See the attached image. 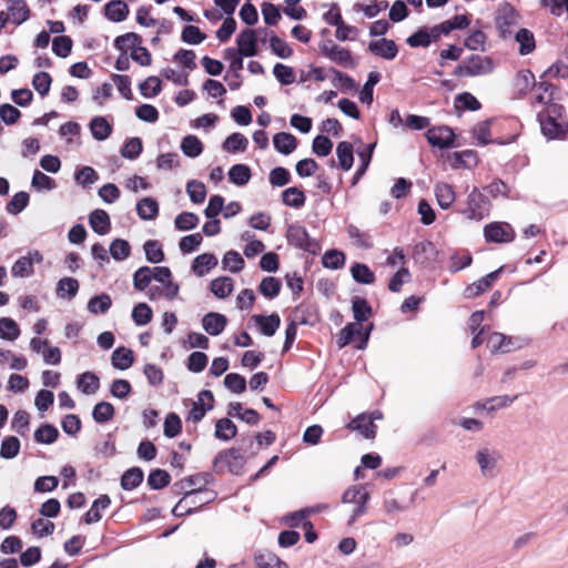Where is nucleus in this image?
<instances>
[{"label": "nucleus", "instance_id": "nucleus-27", "mask_svg": "<svg viewBox=\"0 0 568 568\" xmlns=\"http://www.w3.org/2000/svg\"><path fill=\"white\" fill-rule=\"evenodd\" d=\"M89 223L91 229L100 234L105 235L109 233L111 223L109 214L104 210H94L89 216Z\"/></svg>", "mask_w": 568, "mask_h": 568}, {"label": "nucleus", "instance_id": "nucleus-20", "mask_svg": "<svg viewBox=\"0 0 568 568\" xmlns=\"http://www.w3.org/2000/svg\"><path fill=\"white\" fill-rule=\"evenodd\" d=\"M437 204L443 210H448L456 200L454 187L445 182H437L434 186Z\"/></svg>", "mask_w": 568, "mask_h": 568}, {"label": "nucleus", "instance_id": "nucleus-17", "mask_svg": "<svg viewBox=\"0 0 568 568\" xmlns=\"http://www.w3.org/2000/svg\"><path fill=\"white\" fill-rule=\"evenodd\" d=\"M226 324V316L215 312H210L202 318V327L211 336L220 335L224 331Z\"/></svg>", "mask_w": 568, "mask_h": 568}, {"label": "nucleus", "instance_id": "nucleus-57", "mask_svg": "<svg viewBox=\"0 0 568 568\" xmlns=\"http://www.w3.org/2000/svg\"><path fill=\"white\" fill-rule=\"evenodd\" d=\"M388 2L386 0H372L371 3H356L354 10L362 11L367 18H375L381 11L386 10Z\"/></svg>", "mask_w": 568, "mask_h": 568}, {"label": "nucleus", "instance_id": "nucleus-11", "mask_svg": "<svg viewBox=\"0 0 568 568\" xmlns=\"http://www.w3.org/2000/svg\"><path fill=\"white\" fill-rule=\"evenodd\" d=\"M42 254L38 250L30 251L27 255L18 258L11 267L13 277H29L33 274V264L41 263Z\"/></svg>", "mask_w": 568, "mask_h": 568}, {"label": "nucleus", "instance_id": "nucleus-59", "mask_svg": "<svg viewBox=\"0 0 568 568\" xmlns=\"http://www.w3.org/2000/svg\"><path fill=\"white\" fill-rule=\"evenodd\" d=\"M186 193L194 204H200L204 202L206 197V187L204 183L196 180H192L189 181L186 184Z\"/></svg>", "mask_w": 568, "mask_h": 568}, {"label": "nucleus", "instance_id": "nucleus-44", "mask_svg": "<svg viewBox=\"0 0 568 568\" xmlns=\"http://www.w3.org/2000/svg\"><path fill=\"white\" fill-rule=\"evenodd\" d=\"M152 272L150 266H141L133 274V287L136 291L143 292L150 288L152 282Z\"/></svg>", "mask_w": 568, "mask_h": 568}, {"label": "nucleus", "instance_id": "nucleus-12", "mask_svg": "<svg viewBox=\"0 0 568 568\" xmlns=\"http://www.w3.org/2000/svg\"><path fill=\"white\" fill-rule=\"evenodd\" d=\"M213 394L211 390L204 389L197 395V400L192 403V408L189 412L187 420L197 423L203 419L206 412L213 407Z\"/></svg>", "mask_w": 568, "mask_h": 568}, {"label": "nucleus", "instance_id": "nucleus-14", "mask_svg": "<svg viewBox=\"0 0 568 568\" xmlns=\"http://www.w3.org/2000/svg\"><path fill=\"white\" fill-rule=\"evenodd\" d=\"M454 136V132L448 126L433 128L426 133L428 143L440 149L453 146Z\"/></svg>", "mask_w": 568, "mask_h": 568}, {"label": "nucleus", "instance_id": "nucleus-13", "mask_svg": "<svg viewBox=\"0 0 568 568\" xmlns=\"http://www.w3.org/2000/svg\"><path fill=\"white\" fill-rule=\"evenodd\" d=\"M501 272V267L490 272L486 276L481 277L480 280L469 284L464 290V296L465 298H474L486 292L488 288L491 287V285L498 280L499 274Z\"/></svg>", "mask_w": 568, "mask_h": 568}, {"label": "nucleus", "instance_id": "nucleus-49", "mask_svg": "<svg viewBox=\"0 0 568 568\" xmlns=\"http://www.w3.org/2000/svg\"><path fill=\"white\" fill-rule=\"evenodd\" d=\"M58 436V429L50 424H43L34 432V440L39 444H52L57 440Z\"/></svg>", "mask_w": 568, "mask_h": 568}, {"label": "nucleus", "instance_id": "nucleus-60", "mask_svg": "<svg viewBox=\"0 0 568 568\" xmlns=\"http://www.w3.org/2000/svg\"><path fill=\"white\" fill-rule=\"evenodd\" d=\"M260 293L266 298H274L278 295L281 290V282L276 277H264L260 284Z\"/></svg>", "mask_w": 568, "mask_h": 568}, {"label": "nucleus", "instance_id": "nucleus-18", "mask_svg": "<svg viewBox=\"0 0 568 568\" xmlns=\"http://www.w3.org/2000/svg\"><path fill=\"white\" fill-rule=\"evenodd\" d=\"M180 292V285L178 283H168V284H156L150 286L146 292L148 297L151 301H158L160 298H165L168 301H172L178 297Z\"/></svg>", "mask_w": 568, "mask_h": 568}, {"label": "nucleus", "instance_id": "nucleus-48", "mask_svg": "<svg viewBox=\"0 0 568 568\" xmlns=\"http://www.w3.org/2000/svg\"><path fill=\"white\" fill-rule=\"evenodd\" d=\"M109 251L115 261L122 262L130 256L131 246L128 241L123 239H115L111 242Z\"/></svg>", "mask_w": 568, "mask_h": 568}, {"label": "nucleus", "instance_id": "nucleus-6", "mask_svg": "<svg viewBox=\"0 0 568 568\" xmlns=\"http://www.w3.org/2000/svg\"><path fill=\"white\" fill-rule=\"evenodd\" d=\"M494 70V63L490 58L479 54H473L456 69V74L460 77H479L489 74Z\"/></svg>", "mask_w": 568, "mask_h": 568}, {"label": "nucleus", "instance_id": "nucleus-8", "mask_svg": "<svg viewBox=\"0 0 568 568\" xmlns=\"http://www.w3.org/2000/svg\"><path fill=\"white\" fill-rule=\"evenodd\" d=\"M321 51L326 58L343 68L353 69L356 67L352 52L348 49L337 45L332 40L323 42Z\"/></svg>", "mask_w": 568, "mask_h": 568}, {"label": "nucleus", "instance_id": "nucleus-58", "mask_svg": "<svg viewBox=\"0 0 568 568\" xmlns=\"http://www.w3.org/2000/svg\"><path fill=\"white\" fill-rule=\"evenodd\" d=\"M152 315V308L146 303H139L132 310V320L138 326L149 324Z\"/></svg>", "mask_w": 568, "mask_h": 568}, {"label": "nucleus", "instance_id": "nucleus-55", "mask_svg": "<svg viewBox=\"0 0 568 568\" xmlns=\"http://www.w3.org/2000/svg\"><path fill=\"white\" fill-rule=\"evenodd\" d=\"M143 150L142 141L140 138H131L125 141L121 148V155L128 160H135L140 156Z\"/></svg>", "mask_w": 568, "mask_h": 568}, {"label": "nucleus", "instance_id": "nucleus-46", "mask_svg": "<svg viewBox=\"0 0 568 568\" xmlns=\"http://www.w3.org/2000/svg\"><path fill=\"white\" fill-rule=\"evenodd\" d=\"M229 179L232 183L243 186L251 179V170L245 164H235L229 171Z\"/></svg>", "mask_w": 568, "mask_h": 568}, {"label": "nucleus", "instance_id": "nucleus-2", "mask_svg": "<svg viewBox=\"0 0 568 568\" xmlns=\"http://www.w3.org/2000/svg\"><path fill=\"white\" fill-rule=\"evenodd\" d=\"M474 460L485 479H495L503 468L500 450L489 443L479 445L474 454Z\"/></svg>", "mask_w": 568, "mask_h": 568}, {"label": "nucleus", "instance_id": "nucleus-61", "mask_svg": "<svg viewBox=\"0 0 568 568\" xmlns=\"http://www.w3.org/2000/svg\"><path fill=\"white\" fill-rule=\"evenodd\" d=\"M114 415V407L108 402L98 403L92 412L93 419L97 423L103 424L112 419Z\"/></svg>", "mask_w": 568, "mask_h": 568}, {"label": "nucleus", "instance_id": "nucleus-22", "mask_svg": "<svg viewBox=\"0 0 568 568\" xmlns=\"http://www.w3.org/2000/svg\"><path fill=\"white\" fill-rule=\"evenodd\" d=\"M252 320L265 336H273L281 325V318L275 313L271 315H253Z\"/></svg>", "mask_w": 568, "mask_h": 568}, {"label": "nucleus", "instance_id": "nucleus-4", "mask_svg": "<svg viewBox=\"0 0 568 568\" xmlns=\"http://www.w3.org/2000/svg\"><path fill=\"white\" fill-rule=\"evenodd\" d=\"M369 499L371 495L363 485L351 486L343 493L342 503L354 506L347 521L349 526L367 513Z\"/></svg>", "mask_w": 568, "mask_h": 568}, {"label": "nucleus", "instance_id": "nucleus-33", "mask_svg": "<svg viewBox=\"0 0 568 568\" xmlns=\"http://www.w3.org/2000/svg\"><path fill=\"white\" fill-rule=\"evenodd\" d=\"M217 265V257L212 253H204L195 257L192 270L197 276H204Z\"/></svg>", "mask_w": 568, "mask_h": 568}, {"label": "nucleus", "instance_id": "nucleus-47", "mask_svg": "<svg viewBox=\"0 0 568 568\" xmlns=\"http://www.w3.org/2000/svg\"><path fill=\"white\" fill-rule=\"evenodd\" d=\"M282 200L285 205L300 209L305 203V195L300 189L292 186L283 191Z\"/></svg>", "mask_w": 568, "mask_h": 568}, {"label": "nucleus", "instance_id": "nucleus-52", "mask_svg": "<svg viewBox=\"0 0 568 568\" xmlns=\"http://www.w3.org/2000/svg\"><path fill=\"white\" fill-rule=\"evenodd\" d=\"M142 480L143 471L138 467H133L123 474L121 478V486L125 490H131L136 488L142 483Z\"/></svg>", "mask_w": 568, "mask_h": 568}, {"label": "nucleus", "instance_id": "nucleus-32", "mask_svg": "<svg viewBox=\"0 0 568 568\" xmlns=\"http://www.w3.org/2000/svg\"><path fill=\"white\" fill-rule=\"evenodd\" d=\"M111 364L114 368L125 371L133 364V353L126 347H118L111 356Z\"/></svg>", "mask_w": 568, "mask_h": 568}, {"label": "nucleus", "instance_id": "nucleus-35", "mask_svg": "<svg viewBox=\"0 0 568 568\" xmlns=\"http://www.w3.org/2000/svg\"><path fill=\"white\" fill-rule=\"evenodd\" d=\"M128 13V4L122 0H113L105 6V16L113 22H121L125 20Z\"/></svg>", "mask_w": 568, "mask_h": 568}, {"label": "nucleus", "instance_id": "nucleus-31", "mask_svg": "<svg viewBox=\"0 0 568 568\" xmlns=\"http://www.w3.org/2000/svg\"><path fill=\"white\" fill-rule=\"evenodd\" d=\"M136 213L141 220L152 221L159 215V204L152 197H143L136 203Z\"/></svg>", "mask_w": 568, "mask_h": 568}, {"label": "nucleus", "instance_id": "nucleus-29", "mask_svg": "<svg viewBox=\"0 0 568 568\" xmlns=\"http://www.w3.org/2000/svg\"><path fill=\"white\" fill-rule=\"evenodd\" d=\"M111 505V499L108 495H101L98 499L93 501L90 509L84 515L85 524L90 525L93 523H98L101 518V511L109 508Z\"/></svg>", "mask_w": 568, "mask_h": 568}, {"label": "nucleus", "instance_id": "nucleus-36", "mask_svg": "<svg viewBox=\"0 0 568 568\" xmlns=\"http://www.w3.org/2000/svg\"><path fill=\"white\" fill-rule=\"evenodd\" d=\"M336 155L341 169L349 171L354 162L353 145L346 141L339 142L336 148Z\"/></svg>", "mask_w": 568, "mask_h": 568}, {"label": "nucleus", "instance_id": "nucleus-45", "mask_svg": "<svg viewBox=\"0 0 568 568\" xmlns=\"http://www.w3.org/2000/svg\"><path fill=\"white\" fill-rule=\"evenodd\" d=\"M207 491H204L200 488L191 489L185 493L184 497L174 506L172 513L174 516H183L184 514H189L192 511V508L189 507V503L191 499L197 497L199 495H207Z\"/></svg>", "mask_w": 568, "mask_h": 568}, {"label": "nucleus", "instance_id": "nucleus-28", "mask_svg": "<svg viewBox=\"0 0 568 568\" xmlns=\"http://www.w3.org/2000/svg\"><path fill=\"white\" fill-rule=\"evenodd\" d=\"M273 145L277 152L288 155L295 151L297 140L291 133L280 132L273 136Z\"/></svg>", "mask_w": 568, "mask_h": 568}, {"label": "nucleus", "instance_id": "nucleus-9", "mask_svg": "<svg viewBox=\"0 0 568 568\" xmlns=\"http://www.w3.org/2000/svg\"><path fill=\"white\" fill-rule=\"evenodd\" d=\"M525 345L524 339L511 337L498 332L491 333L487 338V347L493 352L509 353Z\"/></svg>", "mask_w": 568, "mask_h": 568}, {"label": "nucleus", "instance_id": "nucleus-34", "mask_svg": "<svg viewBox=\"0 0 568 568\" xmlns=\"http://www.w3.org/2000/svg\"><path fill=\"white\" fill-rule=\"evenodd\" d=\"M77 386L83 394L93 395L100 387V379L94 373L85 372L79 375Z\"/></svg>", "mask_w": 568, "mask_h": 568}, {"label": "nucleus", "instance_id": "nucleus-19", "mask_svg": "<svg viewBox=\"0 0 568 568\" xmlns=\"http://www.w3.org/2000/svg\"><path fill=\"white\" fill-rule=\"evenodd\" d=\"M347 428L358 432L364 438L372 439L376 435V426L367 414H361L347 424Z\"/></svg>", "mask_w": 568, "mask_h": 568}, {"label": "nucleus", "instance_id": "nucleus-39", "mask_svg": "<svg viewBox=\"0 0 568 568\" xmlns=\"http://www.w3.org/2000/svg\"><path fill=\"white\" fill-rule=\"evenodd\" d=\"M211 292L217 298H225L233 292V280L227 276L215 278L211 282Z\"/></svg>", "mask_w": 568, "mask_h": 568}, {"label": "nucleus", "instance_id": "nucleus-51", "mask_svg": "<svg viewBox=\"0 0 568 568\" xmlns=\"http://www.w3.org/2000/svg\"><path fill=\"white\" fill-rule=\"evenodd\" d=\"M20 335V328L16 321L10 317L0 318V338L16 341Z\"/></svg>", "mask_w": 568, "mask_h": 568}, {"label": "nucleus", "instance_id": "nucleus-10", "mask_svg": "<svg viewBox=\"0 0 568 568\" xmlns=\"http://www.w3.org/2000/svg\"><path fill=\"white\" fill-rule=\"evenodd\" d=\"M484 236L487 242L508 243L514 241L515 231L509 223L491 222L484 227Z\"/></svg>", "mask_w": 568, "mask_h": 568}, {"label": "nucleus", "instance_id": "nucleus-42", "mask_svg": "<svg viewBox=\"0 0 568 568\" xmlns=\"http://www.w3.org/2000/svg\"><path fill=\"white\" fill-rule=\"evenodd\" d=\"M79 291V282L72 277H64L58 282L57 294L61 298H73Z\"/></svg>", "mask_w": 568, "mask_h": 568}, {"label": "nucleus", "instance_id": "nucleus-37", "mask_svg": "<svg viewBox=\"0 0 568 568\" xmlns=\"http://www.w3.org/2000/svg\"><path fill=\"white\" fill-rule=\"evenodd\" d=\"M248 145V140L241 133H232L222 144V149L226 152H244Z\"/></svg>", "mask_w": 568, "mask_h": 568}, {"label": "nucleus", "instance_id": "nucleus-7", "mask_svg": "<svg viewBox=\"0 0 568 568\" xmlns=\"http://www.w3.org/2000/svg\"><path fill=\"white\" fill-rule=\"evenodd\" d=\"M286 239L288 244L310 253H316L320 248L318 243L310 237L306 229L297 223L287 227Z\"/></svg>", "mask_w": 568, "mask_h": 568}, {"label": "nucleus", "instance_id": "nucleus-43", "mask_svg": "<svg viewBox=\"0 0 568 568\" xmlns=\"http://www.w3.org/2000/svg\"><path fill=\"white\" fill-rule=\"evenodd\" d=\"M143 250L148 262L158 264L164 260L162 245L156 240H149L144 243Z\"/></svg>", "mask_w": 568, "mask_h": 568}, {"label": "nucleus", "instance_id": "nucleus-25", "mask_svg": "<svg viewBox=\"0 0 568 568\" xmlns=\"http://www.w3.org/2000/svg\"><path fill=\"white\" fill-rule=\"evenodd\" d=\"M254 562L257 568H288V565L281 560L274 552L261 550L255 552Z\"/></svg>", "mask_w": 568, "mask_h": 568}, {"label": "nucleus", "instance_id": "nucleus-41", "mask_svg": "<svg viewBox=\"0 0 568 568\" xmlns=\"http://www.w3.org/2000/svg\"><path fill=\"white\" fill-rule=\"evenodd\" d=\"M181 150L189 158H196L203 152V144L195 135H186L182 139Z\"/></svg>", "mask_w": 568, "mask_h": 568}, {"label": "nucleus", "instance_id": "nucleus-1", "mask_svg": "<svg viewBox=\"0 0 568 568\" xmlns=\"http://www.w3.org/2000/svg\"><path fill=\"white\" fill-rule=\"evenodd\" d=\"M538 121L542 134L548 140H562L568 133V122L560 104H548L538 111Z\"/></svg>", "mask_w": 568, "mask_h": 568}, {"label": "nucleus", "instance_id": "nucleus-16", "mask_svg": "<svg viewBox=\"0 0 568 568\" xmlns=\"http://www.w3.org/2000/svg\"><path fill=\"white\" fill-rule=\"evenodd\" d=\"M368 50L385 60H393L398 53V48L395 41L386 38L375 40L368 43Z\"/></svg>", "mask_w": 568, "mask_h": 568}, {"label": "nucleus", "instance_id": "nucleus-62", "mask_svg": "<svg viewBox=\"0 0 568 568\" xmlns=\"http://www.w3.org/2000/svg\"><path fill=\"white\" fill-rule=\"evenodd\" d=\"M20 452V440L16 436L6 437L1 443L0 456L6 459L14 458Z\"/></svg>", "mask_w": 568, "mask_h": 568}, {"label": "nucleus", "instance_id": "nucleus-15", "mask_svg": "<svg viewBox=\"0 0 568 568\" xmlns=\"http://www.w3.org/2000/svg\"><path fill=\"white\" fill-rule=\"evenodd\" d=\"M237 51L244 57H254L257 54V38L252 29L241 31L236 38Z\"/></svg>", "mask_w": 568, "mask_h": 568}, {"label": "nucleus", "instance_id": "nucleus-50", "mask_svg": "<svg viewBox=\"0 0 568 568\" xmlns=\"http://www.w3.org/2000/svg\"><path fill=\"white\" fill-rule=\"evenodd\" d=\"M112 305V300L108 294H100L92 297L88 303V310L92 314H104Z\"/></svg>", "mask_w": 568, "mask_h": 568}, {"label": "nucleus", "instance_id": "nucleus-53", "mask_svg": "<svg viewBox=\"0 0 568 568\" xmlns=\"http://www.w3.org/2000/svg\"><path fill=\"white\" fill-rule=\"evenodd\" d=\"M329 72L334 75L332 81L333 85L339 89L342 92H351L356 90V82L349 75L336 69H331Z\"/></svg>", "mask_w": 568, "mask_h": 568}, {"label": "nucleus", "instance_id": "nucleus-56", "mask_svg": "<svg viewBox=\"0 0 568 568\" xmlns=\"http://www.w3.org/2000/svg\"><path fill=\"white\" fill-rule=\"evenodd\" d=\"M323 266L331 270H339L345 264V255L338 250H329L322 257Z\"/></svg>", "mask_w": 568, "mask_h": 568}, {"label": "nucleus", "instance_id": "nucleus-5", "mask_svg": "<svg viewBox=\"0 0 568 568\" xmlns=\"http://www.w3.org/2000/svg\"><path fill=\"white\" fill-rule=\"evenodd\" d=\"M490 212V202L478 187H473L466 200V207L460 211L467 220L479 222Z\"/></svg>", "mask_w": 568, "mask_h": 568}, {"label": "nucleus", "instance_id": "nucleus-64", "mask_svg": "<svg viewBox=\"0 0 568 568\" xmlns=\"http://www.w3.org/2000/svg\"><path fill=\"white\" fill-rule=\"evenodd\" d=\"M352 310L356 323L366 321L372 314V307L364 298L356 297L353 300Z\"/></svg>", "mask_w": 568, "mask_h": 568}, {"label": "nucleus", "instance_id": "nucleus-26", "mask_svg": "<svg viewBox=\"0 0 568 568\" xmlns=\"http://www.w3.org/2000/svg\"><path fill=\"white\" fill-rule=\"evenodd\" d=\"M90 132L97 141H104L112 134V125L104 116H94L89 124Z\"/></svg>", "mask_w": 568, "mask_h": 568}, {"label": "nucleus", "instance_id": "nucleus-21", "mask_svg": "<svg viewBox=\"0 0 568 568\" xmlns=\"http://www.w3.org/2000/svg\"><path fill=\"white\" fill-rule=\"evenodd\" d=\"M9 19L14 24H21L28 20L30 11L24 0H4Z\"/></svg>", "mask_w": 568, "mask_h": 568}, {"label": "nucleus", "instance_id": "nucleus-40", "mask_svg": "<svg viewBox=\"0 0 568 568\" xmlns=\"http://www.w3.org/2000/svg\"><path fill=\"white\" fill-rule=\"evenodd\" d=\"M515 39L519 44V53L521 55L529 54L534 51L535 38L532 32L528 29H519L515 34Z\"/></svg>", "mask_w": 568, "mask_h": 568}, {"label": "nucleus", "instance_id": "nucleus-3", "mask_svg": "<svg viewBox=\"0 0 568 568\" xmlns=\"http://www.w3.org/2000/svg\"><path fill=\"white\" fill-rule=\"evenodd\" d=\"M246 463L245 457L241 454L240 448H227L221 450L213 459V468L216 474L230 473L232 475H241Z\"/></svg>", "mask_w": 568, "mask_h": 568}, {"label": "nucleus", "instance_id": "nucleus-38", "mask_svg": "<svg viewBox=\"0 0 568 568\" xmlns=\"http://www.w3.org/2000/svg\"><path fill=\"white\" fill-rule=\"evenodd\" d=\"M351 274L354 281L361 284L368 285L375 281L374 272L366 264L355 263L351 267Z\"/></svg>", "mask_w": 568, "mask_h": 568}, {"label": "nucleus", "instance_id": "nucleus-30", "mask_svg": "<svg viewBox=\"0 0 568 568\" xmlns=\"http://www.w3.org/2000/svg\"><path fill=\"white\" fill-rule=\"evenodd\" d=\"M237 434L236 425L227 417L220 418L215 423L214 436L219 440L229 442Z\"/></svg>", "mask_w": 568, "mask_h": 568}, {"label": "nucleus", "instance_id": "nucleus-24", "mask_svg": "<svg viewBox=\"0 0 568 568\" xmlns=\"http://www.w3.org/2000/svg\"><path fill=\"white\" fill-rule=\"evenodd\" d=\"M536 79L530 70H520L514 80V89L519 95H526L536 85Z\"/></svg>", "mask_w": 568, "mask_h": 568}, {"label": "nucleus", "instance_id": "nucleus-54", "mask_svg": "<svg viewBox=\"0 0 568 568\" xmlns=\"http://www.w3.org/2000/svg\"><path fill=\"white\" fill-rule=\"evenodd\" d=\"M222 265L232 273H239L244 267V260L239 252L231 250L224 254Z\"/></svg>", "mask_w": 568, "mask_h": 568}, {"label": "nucleus", "instance_id": "nucleus-23", "mask_svg": "<svg viewBox=\"0 0 568 568\" xmlns=\"http://www.w3.org/2000/svg\"><path fill=\"white\" fill-rule=\"evenodd\" d=\"M437 41V33L433 32L432 28H422L418 29L415 33L409 36L406 40L407 44L410 48H427L430 45L432 42Z\"/></svg>", "mask_w": 568, "mask_h": 568}, {"label": "nucleus", "instance_id": "nucleus-63", "mask_svg": "<svg viewBox=\"0 0 568 568\" xmlns=\"http://www.w3.org/2000/svg\"><path fill=\"white\" fill-rule=\"evenodd\" d=\"M31 186L37 191H51L57 187V183L49 175L36 170L31 180Z\"/></svg>", "mask_w": 568, "mask_h": 568}]
</instances>
